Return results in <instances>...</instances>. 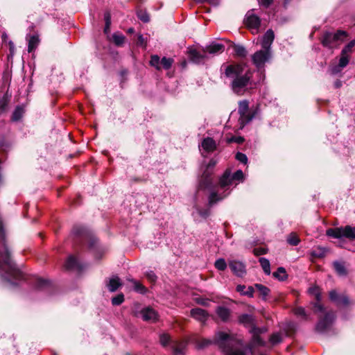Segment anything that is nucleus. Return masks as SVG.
<instances>
[{"instance_id":"f257e3e1","label":"nucleus","mask_w":355,"mask_h":355,"mask_svg":"<svg viewBox=\"0 0 355 355\" xmlns=\"http://www.w3.org/2000/svg\"><path fill=\"white\" fill-rule=\"evenodd\" d=\"M0 273L9 281L21 279L23 278L22 272L16 268L11 259L10 251L6 243V234L3 225L0 221Z\"/></svg>"},{"instance_id":"f03ea898","label":"nucleus","mask_w":355,"mask_h":355,"mask_svg":"<svg viewBox=\"0 0 355 355\" xmlns=\"http://www.w3.org/2000/svg\"><path fill=\"white\" fill-rule=\"evenodd\" d=\"M227 78H234L231 84L232 91L241 96L247 91V86L250 83L252 73L250 70L244 72V65L240 64H230L225 69Z\"/></svg>"},{"instance_id":"7ed1b4c3","label":"nucleus","mask_w":355,"mask_h":355,"mask_svg":"<svg viewBox=\"0 0 355 355\" xmlns=\"http://www.w3.org/2000/svg\"><path fill=\"white\" fill-rule=\"evenodd\" d=\"M244 178L243 173L241 170L236 171L232 174L230 169H227L219 179L218 186L221 189H224L223 194H218L216 192H212L209 197V203L213 205L219 200H223L230 192H227L229 188L233 185H237L242 182Z\"/></svg>"},{"instance_id":"20e7f679","label":"nucleus","mask_w":355,"mask_h":355,"mask_svg":"<svg viewBox=\"0 0 355 355\" xmlns=\"http://www.w3.org/2000/svg\"><path fill=\"white\" fill-rule=\"evenodd\" d=\"M214 341L222 349L225 355H245L243 350L237 349L242 345L241 340L234 335L219 331L216 334Z\"/></svg>"},{"instance_id":"39448f33","label":"nucleus","mask_w":355,"mask_h":355,"mask_svg":"<svg viewBox=\"0 0 355 355\" xmlns=\"http://www.w3.org/2000/svg\"><path fill=\"white\" fill-rule=\"evenodd\" d=\"M348 34L345 31H337L335 33L324 32L321 37L322 44L329 49L338 48L347 37Z\"/></svg>"},{"instance_id":"423d86ee","label":"nucleus","mask_w":355,"mask_h":355,"mask_svg":"<svg viewBox=\"0 0 355 355\" xmlns=\"http://www.w3.org/2000/svg\"><path fill=\"white\" fill-rule=\"evenodd\" d=\"M355 46V40L350 41L342 49L338 64L331 68L332 74L338 73L344 69L349 62L351 55L353 52V49Z\"/></svg>"},{"instance_id":"0eeeda50","label":"nucleus","mask_w":355,"mask_h":355,"mask_svg":"<svg viewBox=\"0 0 355 355\" xmlns=\"http://www.w3.org/2000/svg\"><path fill=\"white\" fill-rule=\"evenodd\" d=\"M327 235L335 239L347 238L349 239H355V227L347 225L345 227L329 228L327 230Z\"/></svg>"},{"instance_id":"6e6552de","label":"nucleus","mask_w":355,"mask_h":355,"mask_svg":"<svg viewBox=\"0 0 355 355\" xmlns=\"http://www.w3.org/2000/svg\"><path fill=\"white\" fill-rule=\"evenodd\" d=\"M245 26L252 31V33H257L261 24L258 16L254 14L253 11H248L244 19Z\"/></svg>"},{"instance_id":"1a4fd4ad","label":"nucleus","mask_w":355,"mask_h":355,"mask_svg":"<svg viewBox=\"0 0 355 355\" xmlns=\"http://www.w3.org/2000/svg\"><path fill=\"white\" fill-rule=\"evenodd\" d=\"M270 51L263 49L257 51L252 56L253 63L258 69L262 68L270 58Z\"/></svg>"},{"instance_id":"9d476101","label":"nucleus","mask_w":355,"mask_h":355,"mask_svg":"<svg viewBox=\"0 0 355 355\" xmlns=\"http://www.w3.org/2000/svg\"><path fill=\"white\" fill-rule=\"evenodd\" d=\"M309 293L310 295L314 296L317 300V302L314 304L313 311L315 312H324V307L320 303L321 300V293L320 288L317 286H313L309 288Z\"/></svg>"},{"instance_id":"9b49d317","label":"nucleus","mask_w":355,"mask_h":355,"mask_svg":"<svg viewBox=\"0 0 355 355\" xmlns=\"http://www.w3.org/2000/svg\"><path fill=\"white\" fill-rule=\"evenodd\" d=\"M335 315L333 312H328L323 318H320L316 325V329L318 331H325L333 322Z\"/></svg>"},{"instance_id":"f8f14e48","label":"nucleus","mask_w":355,"mask_h":355,"mask_svg":"<svg viewBox=\"0 0 355 355\" xmlns=\"http://www.w3.org/2000/svg\"><path fill=\"white\" fill-rule=\"evenodd\" d=\"M238 112L241 119L250 121L253 118V115L249 112V102L246 100L241 101L239 103Z\"/></svg>"},{"instance_id":"ddd939ff","label":"nucleus","mask_w":355,"mask_h":355,"mask_svg":"<svg viewBox=\"0 0 355 355\" xmlns=\"http://www.w3.org/2000/svg\"><path fill=\"white\" fill-rule=\"evenodd\" d=\"M189 58L190 60L195 63L203 62L207 58L206 53H205V49L202 52H200L196 49L189 48L188 50Z\"/></svg>"},{"instance_id":"4468645a","label":"nucleus","mask_w":355,"mask_h":355,"mask_svg":"<svg viewBox=\"0 0 355 355\" xmlns=\"http://www.w3.org/2000/svg\"><path fill=\"white\" fill-rule=\"evenodd\" d=\"M229 267L234 274L238 277H243L245 274V266L241 261L236 260L230 261Z\"/></svg>"},{"instance_id":"2eb2a0df","label":"nucleus","mask_w":355,"mask_h":355,"mask_svg":"<svg viewBox=\"0 0 355 355\" xmlns=\"http://www.w3.org/2000/svg\"><path fill=\"white\" fill-rule=\"evenodd\" d=\"M191 316L201 323H205L209 315L207 311L202 309L193 308L191 310Z\"/></svg>"},{"instance_id":"dca6fc26","label":"nucleus","mask_w":355,"mask_h":355,"mask_svg":"<svg viewBox=\"0 0 355 355\" xmlns=\"http://www.w3.org/2000/svg\"><path fill=\"white\" fill-rule=\"evenodd\" d=\"M216 313L217 316L219 318V319L224 322H227L230 320L231 311L230 309L225 306H217L216 309Z\"/></svg>"},{"instance_id":"f3484780","label":"nucleus","mask_w":355,"mask_h":355,"mask_svg":"<svg viewBox=\"0 0 355 355\" xmlns=\"http://www.w3.org/2000/svg\"><path fill=\"white\" fill-rule=\"evenodd\" d=\"M144 320L148 322H155L157 320V312L151 308H146L141 312Z\"/></svg>"},{"instance_id":"a211bd4d","label":"nucleus","mask_w":355,"mask_h":355,"mask_svg":"<svg viewBox=\"0 0 355 355\" xmlns=\"http://www.w3.org/2000/svg\"><path fill=\"white\" fill-rule=\"evenodd\" d=\"M201 147L205 152L212 153L216 149L217 144L212 138L206 137L202 140Z\"/></svg>"},{"instance_id":"6ab92c4d","label":"nucleus","mask_w":355,"mask_h":355,"mask_svg":"<svg viewBox=\"0 0 355 355\" xmlns=\"http://www.w3.org/2000/svg\"><path fill=\"white\" fill-rule=\"evenodd\" d=\"M274 37L273 31L271 29L268 30L264 34L261 41V46L263 49L270 51V47L274 40Z\"/></svg>"},{"instance_id":"aec40b11","label":"nucleus","mask_w":355,"mask_h":355,"mask_svg":"<svg viewBox=\"0 0 355 355\" xmlns=\"http://www.w3.org/2000/svg\"><path fill=\"white\" fill-rule=\"evenodd\" d=\"M329 299L336 302L338 304L346 305L349 303V300L345 295L339 296L336 290L329 292Z\"/></svg>"},{"instance_id":"412c9836","label":"nucleus","mask_w":355,"mask_h":355,"mask_svg":"<svg viewBox=\"0 0 355 355\" xmlns=\"http://www.w3.org/2000/svg\"><path fill=\"white\" fill-rule=\"evenodd\" d=\"M225 46L218 43H212L205 48V53L215 55L223 52Z\"/></svg>"},{"instance_id":"4be33fe9","label":"nucleus","mask_w":355,"mask_h":355,"mask_svg":"<svg viewBox=\"0 0 355 355\" xmlns=\"http://www.w3.org/2000/svg\"><path fill=\"white\" fill-rule=\"evenodd\" d=\"M260 333V330L257 329H253V336H252V343L250 345V349L252 352V347L255 345H260V346H264L265 343L261 340L260 336H259V334Z\"/></svg>"},{"instance_id":"5701e85b","label":"nucleus","mask_w":355,"mask_h":355,"mask_svg":"<svg viewBox=\"0 0 355 355\" xmlns=\"http://www.w3.org/2000/svg\"><path fill=\"white\" fill-rule=\"evenodd\" d=\"M236 291L242 295H245L249 297L254 296V289L252 286H248L247 288L245 285H238L236 288Z\"/></svg>"},{"instance_id":"b1692460","label":"nucleus","mask_w":355,"mask_h":355,"mask_svg":"<svg viewBox=\"0 0 355 355\" xmlns=\"http://www.w3.org/2000/svg\"><path fill=\"white\" fill-rule=\"evenodd\" d=\"M27 40H28V51L29 53H31V52L35 51V49L37 47V46L40 43L39 37L37 35L27 36Z\"/></svg>"},{"instance_id":"393cba45","label":"nucleus","mask_w":355,"mask_h":355,"mask_svg":"<svg viewBox=\"0 0 355 355\" xmlns=\"http://www.w3.org/2000/svg\"><path fill=\"white\" fill-rule=\"evenodd\" d=\"M64 267L67 270H74V269H79L80 265L76 259V258L71 255L68 257L65 264Z\"/></svg>"},{"instance_id":"a878e982","label":"nucleus","mask_w":355,"mask_h":355,"mask_svg":"<svg viewBox=\"0 0 355 355\" xmlns=\"http://www.w3.org/2000/svg\"><path fill=\"white\" fill-rule=\"evenodd\" d=\"M121 286L120 279L116 276L112 277L107 284V287L110 292L116 291Z\"/></svg>"},{"instance_id":"bb28decb","label":"nucleus","mask_w":355,"mask_h":355,"mask_svg":"<svg viewBox=\"0 0 355 355\" xmlns=\"http://www.w3.org/2000/svg\"><path fill=\"white\" fill-rule=\"evenodd\" d=\"M239 322L243 325L251 326L254 324V318L250 314H242L239 316Z\"/></svg>"},{"instance_id":"cd10ccee","label":"nucleus","mask_w":355,"mask_h":355,"mask_svg":"<svg viewBox=\"0 0 355 355\" xmlns=\"http://www.w3.org/2000/svg\"><path fill=\"white\" fill-rule=\"evenodd\" d=\"M211 178L209 175L207 173V172H205L200 180L199 187L201 189H206L211 184Z\"/></svg>"},{"instance_id":"c85d7f7f","label":"nucleus","mask_w":355,"mask_h":355,"mask_svg":"<svg viewBox=\"0 0 355 355\" xmlns=\"http://www.w3.org/2000/svg\"><path fill=\"white\" fill-rule=\"evenodd\" d=\"M128 280L132 283L135 291L141 294L146 293V288L144 286H143L139 282L136 281L133 279H128Z\"/></svg>"},{"instance_id":"c756f323","label":"nucleus","mask_w":355,"mask_h":355,"mask_svg":"<svg viewBox=\"0 0 355 355\" xmlns=\"http://www.w3.org/2000/svg\"><path fill=\"white\" fill-rule=\"evenodd\" d=\"M273 277L280 281H284L287 279L288 275L285 268L283 267H279L277 271L273 272Z\"/></svg>"},{"instance_id":"7c9ffc66","label":"nucleus","mask_w":355,"mask_h":355,"mask_svg":"<svg viewBox=\"0 0 355 355\" xmlns=\"http://www.w3.org/2000/svg\"><path fill=\"white\" fill-rule=\"evenodd\" d=\"M254 287L259 291L260 295L263 297V300L266 299V297L270 293V289L260 284H256Z\"/></svg>"},{"instance_id":"2f4dec72","label":"nucleus","mask_w":355,"mask_h":355,"mask_svg":"<svg viewBox=\"0 0 355 355\" xmlns=\"http://www.w3.org/2000/svg\"><path fill=\"white\" fill-rule=\"evenodd\" d=\"M161 60L160 58L157 55H153L150 58V66L155 67L157 70H161L162 66L160 64Z\"/></svg>"},{"instance_id":"473e14b6","label":"nucleus","mask_w":355,"mask_h":355,"mask_svg":"<svg viewBox=\"0 0 355 355\" xmlns=\"http://www.w3.org/2000/svg\"><path fill=\"white\" fill-rule=\"evenodd\" d=\"M259 263L266 275L270 274V264L269 261L263 257L259 259Z\"/></svg>"},{"instance_id":"72a5a7b5","label":"nucleus","mask_w":355,"mask_h":355,"mask_svg":"<svg viewBox=\"0 0 355 355\" xmlns=\"http://www.w3.org/2000/svg\"><path fill=\"white\" fill-rule=\"evenodd\" d=\"M326 251L324 248L318 247L311 252V255L313 258H322L324 257Z\"/></svg>"},{"instance_id":"f704fd0d","label":"nucleus","mask_w":355,"mask_h":355,"mask_svg":"<svg viewBox=\"0 0 355 355\" xmlns=\"http://www.w3.org/2000/svg\"><path fill=\"white\" fill-rule=\"evenodd\" d=\"M334 267L336 272L340 275H345L347 271L343 263L335 261L334 262Z\"/></svg>"},{"instance_id":"c9c22d12","label":"nucleus","mask_w":355,"mask_h":355,"mask_svg":"<svg viewBox=\"0 0 355 355\" xmlns=\"http://www.w3.org/2000/svg\"><path fill=\"white\" fill-rule=\"evenodd\" d=\"M174 60L173 59L171 58H166L164 57L161 60L160 64L162 66V69H168L171 67L172 64H173Z\"/></svg>"},{"instance_id":"e433bc0d","label":"nucleus","mask_w":355,"mask_h":355,"mask_svg":"<svg viewBox=\"0 0 355 355\" xmlns=\"http://www.w3.org/2000/svg\"><path fill=\"white\" fill-rule=\"evenodd\" d=\"M24 109L21 107H17L12 115V120L17 121H19L24 114Z\"/></svg>"},{"instance_id":"4c0bfd02","label":"nucleus","mask_w":355,"mask_h":355,"mask_svg":"<svg viewBox=\"0 0 355 355\" xmlns=\"http://www.w3.org/2000/svg\"><path fill=\"white\" fill-rule=\"evenodd\" d=\"M300 240L298 238V236L295 233H291L288 238H287V242L293 246H296L299 244Z\"/></svg>"},{"instance_id":"58836bf2","label":"nucleus","mask_w":355,"mask_h":355,"mask_svg":"<svg viewBox=\"0 0 355 355\" xmlns=\"http://www.w3.org/2000/svg\"><path fill=\"white\" fill-rule=\"evenodd\" d=\"M112 39L116 46H121L124 43L125 37L121 33H114Z\"/></svg>"},{"instance_id":"ea45409f","label":"nucleus","mask_w":355,"mask_h":355,"mask_svg":"<svg viewBox=\"0 0 355 355\" xmlns=\"http://www.w3.org/2000/svg\"><path fill=\"white\" fill-rule=\"evenodd\" d=\"M185 344L184 343H179L173 344L174 353L175 355L182 354L183 353V349L184 348Z\"/></svg>"},{"instance_id":"a19ab883","label":"nucleus","mask_w":355,"mask_h":355,"mask_svg":"<svg viewBox=\"0 0 355 355\" xmlns=\"http://www.w3.org/2000/svg\"><path fill=\"white\" fill-rule=\"evenodd\" d=\"M282 341V334L279 333L273 334L270 337V342L272 345L278 344V343H281Z\"/></svg>"},{"instance_id":"79ce46f5","label":"nucleus","mask_w":355,"mask_h":355,"mask_svg":"<svg viewBox=\"0 0 355 355\" xmlns=\"http://www.w3.org/2000/svg\"><path fill=\"white\" fill-rule=\"evenodd\" d=\"M215 267L219 270H225L227 268V263L224 259H218L214 263Z\"/></svg>"},{"instance_id":"37998d69","label":"nucleus","mask_w":355,"mask_h":355,"mask_svg":"<svg viewBox=\"0 0 355 355\" xmlns=\"http://www.w3.org/2000/svg\"><path fill=\"white\" fill-rule=\"evenodd\" d=\"M226 141L228 144L231 143H236V144H242L244 141L243 137L241 136H232L230 137H227Z\"/></svg>"},{"instance_id":"c03bdc74","label":"nucleus","mask_w":355,"mask_h":355,"mask_svg":"<svg viewBox=\"0 0 355 355\" xmlns=\"http://www.w3.org/2000/svg\"><path fill=\"white\" fill-rule=\"evenodd\" d=\"M124 301V296L123 294H119L112 299L113 305H120Z\"/></svg>"},{"instance_id":"a18cd8bd","label":"nucleus","mask_w":355,"mask_h":355,"mask_svg":"<svg viewBox=\"0 0 355 355\" xmlns=\"http://www.w3.org/2000/svg\"><path fill=\"white\" fill-rule=\"evenodd\" d=\"M293 313L297 316H302L304 319H306V314L305 310L302 307H296L293 309Z\"/></svg>"},{"instance_id":"49530a36","label":"nucleus","mask_w":355,"mask_h":355,"mask_svg":"<svg viewBox=\"0 0 355 355\" xmlns=\"http://www.w3.org/2000/svg\"><path fill=\"white\" fill-rule=\"evenodd\" d=\"M73 232L76 235V236H84L85 234H86V230L84 227H80V226H77V227H74L73 229Z\"/></svg>"},{"instance_id":"de8ad7c7","label":"nucleus","mask_w":355,"mask_h":355,"mask_svg":"<svg viewBox=\"0 0 355 355\" xmlns=\"http://www.w3.org/2000/svg\"><path fill=\"white\" fill-rule=\"evenodd\" d=\"M146 277L150 283H153V284L155 283V282L157 281V278L156 275L155 274V272L153 271L146 272Z\"/></svg>"},{"instance_id":"09e8293b","label":"nucleus","mask_w":355,"mask_h":355,"mask_svg":"<svg viewBox=\"0 0 355 355\" xmlns=\"http://www.w3.org/2000/svg\"><path fill=\"white\" fill-rule=\"evenodd\" d=\"M235 52L237 55L241 57H245L246 55V51L245 48L241 46H235Z\"/></svg>"},{"instance_id":"8fccbe9b","label":"nucleus","mask_w":355,"mask_h":355,"mask_svg":"<svg viewBox=\"0 0 355 355\" xmlns=\"http://www.w3.org/2000/svg\"><path fill=\"white\" fill-rule=\"evenodd\" d=\"M236 159L243 164H246L248 162L247 156L242 153H237L236 155Z\"/></svg>"},{"instance_id":"3c124183","label":"nucleus","mask_w":355,"mask_h":355,"mask_svg":"<svg viewBox=\"0 0 355 355\" xmlns=\"http://www.w3.org/2000/svg\"><path fill=\"white\" fill-rule=\"evenodd\" d=\"M49 285V282L42 279H36V286L39 288H42Z\"/></svg>"},{"instance_id":"603ef678","label":"nucleus","mask_w":355,"mask_h":355,"mask_svg":"<svg viewBox=\"0 0 355 355\" xmlns=\"http://www.w3.org/2000/svg\"><path fill=\"white\" fill-rule=\"evenodd\" d=\"M171 340L168 334H162L160 336V343L163 346H166Z\"/></svg>"},{"instance_id":"864d4df0","label":"nucleus","mask_w":355,"mask_h":355,"mask_svg":"<svg viewBox=\"0 0 355 355\" xmlns=\"http://www.w3.org/2000/svg\"><path fill=\"white\" fill-rule=\"evenodd\" d=\"M254 255L259 256L267 253V250L264 248H257L253 250Z\"/></svg>"},{"instance_id":"5fc2aeb1","label":"nucleus","mask_w":355,"mask_h":355,"mask_svg":"<svg viewBox=\"0 0 355 355\" xmlns=\"http://www.w3.org/2000/svg\"><path fill=\"white\" fill-rule=\"evenodd\" d=\"M137 15L138 17L144 22H148L150 20L149 16L146 13L142 12L141 11L139 12Z\"/></svg>"},{"instance_id":"6e6d98bb","label":"nucleus","mask_w":355,"mask_h":355,"mask_svg":"<svg viewBox=\"0 0 355 355\" xmlns=\"http://www.w3.org/2000/svg\"><path fill=\"white\" fill-rule=\"evenodd\" d=\"M272 2L273 0H259V4L266 8L269 7Z\"/></svg>"},{"instance_id":"4d7b16f0","label":"nucleus","mask_w":355,"mask_h":355,"mask_svg":"<svg viewBox=\"0 0 355 355\" xmlns=\"http://www.w3.org/2000/svg\"><path fill=\"white\" fill-rule=\"evenodd\" d=\"M105 24H111V15L109 12H106L104 15Z\"/></svg>"},{"instance_id":"13d9d810","label":"nucleus","mask_w":355,"mask_h":355,"mask_svg":"<svg viewBox=\"0 0 355 355\" xmlns=\"http://www.w3.org/2000/svg\"><path fill=\"white\" fill-rule=\"evenodd\" d=\"M211 343V341L206 339H202L199 344V347H204Z\"/></svg>"},{"instance_id":"bf43d9fd","label":"nucleus","mask_w":355,"mask_h":355,"mask_svg":"<svg viewBox=\"0 0 355 355\" xmlns=\"http://www.w3.org/2000/svg\"><path fill=\"white\" fill-rule=\"evenodd\" d=\"M197 302L203 306H207V300L200 298L197 300Z\"/></svg>"},{"instance_id":"052dcab7","label":"nucleus","mask_w":355,"mask_h":355,"mask_svg":"<svg viewBox=\"0 0 355 355\" xmlns=\"http://www.w3.org/2000/svg\"><path fill=\"white\" fill-rule=\"evenodd\" d=\"M6 106H7V103L6 101H1L0 102V111L3 112L6 110Z\"/></svg>"},{"instance_id":"680f3d73","label":"nucleus","mask_w":355,"mask_h":355,"mask_svg":"<svg viewBox=\"0 0 355 355\" xmlns=\"http://www.w3.org/2000/svg\"><path fill=\"white\" fill-rule=\"evenodd\" d=\"M200 2H208L211 4H217V0H198Z\"/></svg>"},{"instance_id":"e2e57ef3","label":"nucleus","mask_w":355,"mask_h":355,"mask_svg":"<svg viewBox=\"0 0 355 355\" xmlns=\"http://www.w3.org/2000/svg\"><path fill=\"white\" fill-rule=\"evenodd\" d=\"M110 25H111V24H105V26L104 28V32L105 33H107L110 31Z\"/></svg>"},{"instance_id":"0e129e2a","label":"nucleus","mask_w":355,"mask_h":355,"mask_svg":"<svg viewBox=\"0 0 355 355\" xmlns=\"http://www.w3.org/2000/svg\"><path fill=\"white\" fill-rule=\"evenodd\" d=\"M341 85H342V83L340 80H336L334 83V86L336 88H339L340 87H341Z\"/></svg>"},{"instance_id":"69168bd1","label":"nucleus","mask_w":355,"mask_h":355,"mask_svg":"<svg viewBox=\"0 0 355 355\" xmlns=\"http://www.w3.org/2000/svg\"><path fill=\"white\" fill-rule=\"evenodd\" d=\"M216 165V162L214 160H211L208 164V168H213Z\"/></svg>"},{"instance_id":"338daca9","label":"nucleus","mask_w":355,"mask_h":355,"mask_svg":"<svg viewBox=\"0 0 355 355\" xmlns=\"http://www.w3.org/2000/svg\"><path fill=\"white\" fill-rule=\"evenodd\" d=\"M200 214L202 217L205 218V217H207V216L209 215V211H205V212H201V211H200Z\"/></svg>"},{"instance_id":"774afa93","label":"nucleus","mask_w":355,"mask_h":355,"mask_svg":"<svg viewBox=\"0 0 355 355\" xmlns=\"http://www.w3.org/2000/svg\"><path fill=\"white\" fill-rule=\"evenodd\" d=\"M135 31L134 28H130L128 30V33H133Z\"/></svg>"}]
</instances>
